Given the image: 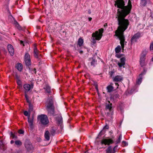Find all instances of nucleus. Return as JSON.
<instances>
[{
  "instance_id": "23",
  "label": "nucleus",
  "mask_w": 153,
  "mask_h": 153,
  "mask_svg": "<svg viewBox=\"0 0 153 153\" xmlns=\"http://www.w3.org/2000/svg\"><path fill=\"white\" fill-rule=\"evenodd\" d=\"M16 68L19 71H21L22 69V65L21 63H18L16 66Z\"/></svg>"
},
{
  "instance_id": "8",
  "label": "nucleus",
  "mask_w": 153,
  "mask_h": 153,
  "mask_svg": "<svg viewBox=\"0 0 153 153\" xmlns=\"http://www.w3.org/2000/svg\"><path fill=\"white\" fill-rule=\"evenodd\" d=\"M114 141L111 139H103L101 140V143L105 145H109L114 143Z\"/></svg>"
},
{
  "instance_id": "17",
  "label": "nucleus",
  "mask_w": 153,
  "mask_h": 153,
  "mask_svg": "<svg viewBox=\"0 0 153 153\" xmlns=\"http://www.w3.org/2000/svg\"><path fill=\"white\" fill-rule=\"evenodd\" d=\"M108 128L109 126L107 125H105L103 128V129L102 131H101L100 132L99 134H98V137H101L102 133H103V134H104V133L105 132V129H108Z\"/></svg>"
},
{
  "instance_id": "60",
  "label": "nucleus",
  "mask_w": 153,
  "mask_h": 153,
  "mask_svg": "<svg viewBox=\"0 0 153 153\" xmlns=\"http://www.w3.org/2000/svg\"><path fill=\"white\" fill-rule=\"evenodd\" d=\"M108 102L109 103H110V102L109 101H108Z\"/></svg>"
},
{
  "instance_id": "29",
  "label": "nucleus",
  "mask_w": 153,
  "mask_h": 153,
  "mask_svg": "<svg viewBox=\"0 0 153 153\" xmlns=\"http://www.w3.org/2000/svg\"><path fill=\"white\" fill-rule=\"evenodd\" d=\"M46 91L48 93L51 92V88L49 85H46V87L44 88Z\"/></svg>"
},
{
  "instance_id": "5",
  "label": "nucleus",
  "mask_w": 153,
  "mask_h": 153,
  "mask_svg": "<svg viewBox=\"0 0 153 153\" xmlns=\"http://www.w3.org/2000/svg\"><path fill=\"white\" fill-rule=\"evenodd\" d=\"M146 53V51H143L141 55L140 62V65L141 67H143L146 65L145 60Z\"/></svg>"
},
{
  "instance_id": "36",
  "label": "nucleus",
  "mask_w": 153,
  "mask_h": 153,
  "mask_svg": "<svg viewBox=\"0 0 153 153\" xmlns=\"http://www.w3.org/2000/svg\"><path fill=\"white\" fill-rule=\"evenodd\" d=\"M142 2L141 3V5L143 6H144L146 4V0H141Z\"/></svg>"
},
{
  "instance_id": "48",
  "label": "nucleus",
  "mask_w": 153,
  "mask_h": 153,
  "mask_svg": "<svg viewBox=\"0 0 153 153\" xmlns=\"http://www.w3.org/2000/svg\"><path fill=\"white\" fill-rule=\"evenodd\" d=\"M146 70L144 68L143 69V71L142 73L143 74V75L144 74H145L146 73Z\"/></svg>"
},
{
  "instance_id": "64",
  "label": "nucleus",
  "mask_w": 153,
  "mask_h": 153,
  "mask_svg": "<svg viewBox=\"0 0 153 153\" xmlns=\"http://www.w3.org/2000/svg\"><path fill=\"white\" fill-rule=\"evenodd\" d=\"M66 153V152H65V153Z\"/></svg>"
},
{
  "instance_id": "20",
  "label": "nucleus",
  "mask_w": 153,
  "mask_h": 153,
  "mask_svg": "<svg viewBox=\"0 0 153 153\" xmlns=\"http://www.w3.org/2000/svg\"><path fill=\"white\" fill-rule=\"evenodd\" d=\"M112 104L111 103L110 104H106L105 108V110L107 111V110L108 109L109 111H111L112 108Z\"/></svg>"
},
{
  "instance_id": "58",
  "label": "nucleus",
  "mask_w": 153,
  "mask_h": 153,
  "mask_svg": "<svg viewBox=\"0 0 153 153\" xmlns=\"http://www.w3.org/2000/svg\"><path fill=\"white\" fill-rule=\"evenodd\" d=\"M85 153H88V152L87 151H86V152H85Z\"/></svg>"
},
{
  "instance_id": "37",
  "label": "nucleus",
  "mask_w": 153,
  "mask_h": 153,
  "mask_svg": "<svg viewBox=\"0 0 153 153\" xmlns=\"http://www.w3.org/2000/svg\"><path fill=\"white\" fill-rule=\"evenodd\" d=\"M10 136L12 137L13 138H14L15 139H17V137L16 136L14 135L12 132H10Z\"/></svg>"
},
{
  "instance_id": "33",
  "label": "nucleus",
  "mask_w": 153,
  "mask_h": 153,
  "mask_svg": "<svg viewBox=\"0 0 153 153\" xmlns=\"http://www.w3.org/2000/svg\"><path fill=\"white\" fill-rule=\"evenodd\" d=\"M30 59V56L28 53H26L25 56V60Z\"/></svg>"
},
{
  "instance_id": "50",
  "label": "nucleus",
  "mask_w": 153,
  "mask_h": 153,
  "mask_svg": "<svg viewBox=\"0 0 153 153\" xmlns=\"http://www.w3.org/2000/svg\"><path fill=\"white\" fill-rule=\"evenodd\" d=\"M20 44H23V45L24 46V44H23V41H20Z\"/></svg>"
},
{
  "instance_id": "41",
  "label": "nucleus",
  "mask_w": 153,
  "mask_h": 153,
  "mask_svg": "<svg viewBox=\"0 0 153 153\" xmlns=\"http://www.w3.org/2000/svg\"><path fill=\"white\" fill-rule=\"evenodd\" d=\"M114 72L113 71H111L109 72V73L110 75V77H112L113 76V75Z\"/></svg>"
},
{
  "instance_id": "19",
  "label": "nucleus",
  "mask_w": 153,
  "mask_h": 153,
  "mask_svg": "<svg viewBox=\"0 0 153 153\" xmlns=\"http://www.w3.org/2000/svg\"><path fill=\"white\" fill-rule=\"evenodd\" d=\"M28 111L30 113H31L32 112H33V113H34V112L33 111V105L31 103L29 104Z\"/></svg>"
},
{
  "instance_id": "54",
  "label": "nucleus",
  "mask_w": 153,
  "mask_h": 153,
  "mask_svg": "<svg viewBox=\"0 0 153 153\" xmlns=\"http://www.w3.org/2000/svg\"><path fill=\"white\" fill-rule=\"evenodd\" d=\"M36 69L35 68H34V69L33 70V71H34V72L35 73H36Z\"/></svg>"
},
{
  "instance_id": "34",
  "label": "nucleus",
  "mask_w": 153,
  "mask_h": 153,
  "mask_svg": "<svg viewBox=\"0 0 153 153\" xmlns=\"http://www.w3.org/2000/svg\"><path fill=\"white\" fill-rule=\"evenodd\" d=\"M15 144L17 145L21 146L22 145V142L20 140H17L15 141Z\"/></svg>"
},
{
  "instance_id": "59",
  "label": "nucleus",
  "mask_w": 153,
  "mask_h": 153,
  "mask_svg": "<svg viewBox=\"0 0 153 153\" xmlns=\"http://www.w3.org/2000/svg\"><path fill=\"white\" fill-rule=\"evenodd\" d=\"M115 84L116 85L117 84V86H118V84L117 83H115Z\"/></svg>"
},
{
  "instance_id": "11",
  "label": "nucleus",
  "mask_w": 153,
  "mask_h": 153,
  "mask_svg": "<svg viewBox=\"0 0 153 153\" xmlns=\"http://www.w3.org/2000/svg\"><path fill=\"white\" fill-rule=\"evenodd\" d=\"M125 60L126 59L125 57H122L120 59V62H118L117 64L120 68L123 67L124 68V65L125 64Z\"/></svg>"
},
{
  "instance_id": "31",
  "label": "nucleus",
  "mask_w": 153,
  "mask_h": 153,
  "mask_svg": "<svg viewBox=\"0 0 153 153\" xmlns=\"http://www.w3.org/2000/svg\"><path fill=\"white\" fill-rule=\"evenodd\" d=\"M120 97L119 95L117 93H116L114 94L113 96H111V98H113V99H115L117 98H119Z\"/></svg>"
},
{
  "instance_id": "39",
  "label": "nucleus",
  "mask_w": 153,
  "mask_h": 153,
  "mask_svg": "<svg viewBox=\"0 0 153 153\" xmlns=\"http://www.w3.org/2000/svg\"><path fill=\"white\" fill-rule=\"evenodd\" d=\"M110 112L109 111V112H107L105 113L106 116L107 117H109L111 116V115Z\"/></svg>"
},
{
  "instance_id": "15",
  "label": "nucleus",
  "mask_w": 153,
  "mask_h": 153,
  "mask_svg": "<svg viewBox=\"0 0 153 153\" xmlns=\"http://www.w3.org/2000/svg\"><path fill=\"white\" fill-rule=\"evenodd\" d=\"M25 61L26 68L30 70V66L31 65L30 59L25 60Z\"/></svg>"
},
{
  "instance_id": "24",
  "label": "nucleus",
  "mask_w": 153,
  "mask_h": 153,
  "mask_svg": "<svg viewBox=\"0 0 153 153\" xmlns=\"http://www.w3.org/2000/svg\"><path fill=\"white\" fill-rule=\"evenodd\" d=\"M56 120L59 124H61L62 123V117L61 116H59L56 118Z\"/></svg>"
},
{
  "instance_id": "32",
  "label": "nucleus",
  "mask_w": 153,
  "mask_h": 153,
  "mask_svg": "<svg viewBox=\"0 0 153 153\" xmlns=\"http://www.w3.org/2000/svg\"><path fill=\"white\" fill-rule=\"evenodd\" d=\"M30 113L29 112H28L27 111H25L24 112V114L25 116L27 117V118L30 116Z\"/></svg>"
},
{
  "instance_id": "10",
  "label": "nucleus",
  "mask_w": 153,
  "mask_h": 153,
  "mask_svg": "<svg viewBox=\"0 0 153 153\" xmlns=\"http://www.w3.org/2000/svg\"><path fill=\"white\" fill-rule=\"evenodd\" d=\"M12 18L13 20L14 21L13 23L16 26V27L19 30H23L24 29V27H21L20 25H19L18 22L15 20V19L13 17L11 16H10V18Z\"/></svg>"
},
{
  "instance_id": "9",
  "label": "nucleus",
  "mask_w": 153,
  "mask_h": 153,
  "mask_svg": "<svg viewBox=\"0 0 153 153\" xmlns=\"http://www.w3.org/2000/svg\"><path fill=\"white\" fill-rule=\"evenodd\" d=\"M25 148L28 151H30L33 149V147L31 143L28 140L25 141Z\"/></svg>"
},
{
  "instance_id": "26",
  "label": "nucleus",
  "mask_w": 153,
  "mask_h": 153,
  "mask_svg": "<svg viewBox=\"0 0 153 153\" xmlns=\"http://www.w3.org/2000/svg\"><path fill=\"white\" fill-rule=\"evenodd\" d=\"M121 47L120 45H118L115 49V51L116 53H119L121 50Z\"/></svg>"
},
{
  "instance_id": "1",
  "label": "nucleus",
  "mask_w": 153,
  "mask_h": 153,
  "mask_svg": "<svg viewBox=\"0 0 153 153\" xmlns=\"http://www.w3.org/2000/svg\"><path fill=\"white\" fill-rule=\"evenodd\" d=\"M125 2L123 0H116L115 1L114 5L119 8L117 10V16L118 21L117 29L115 31V36H117L120 40V44L123 50H124L125 45H126L127 42L125 41V37L124 35V32L127 28L129 25L128 19H125V17L130 12L132 5L130 0H129L128 5L125 6Z\"/></svg>"
},
{
  "instance_id": "35",
  "label": "nucleus",
  "mask_w": 153,
  "mask_h": 153,
  "mask_svg": "<svg viewBox=\"0 0 153 153\" xmlns=\"http://www.w3.org/2000/svg\"><path fill=\"white\" fill-rule=\"evenodd\" d=\"M122 135L120 134L119 137L118 139L116 141V144H118L120 143L122 139Z\"/></svg>"
},
{
  "instance_id": "13",
  "label": "nucleus",
  "mask_w": 153,
  "mask_h": 153,
  "mask_svg": "<svg viewBox=\"0 0 153 153\" xmlns=\"http://www.w3.org/2000/svg\"><path fill=\"white\" fill-rule=\"evenodd\" d=\"M34 57L37 59H38L39 57L40 56L39 52L37 50L36 46H35L34 48Z\"/></svg>"
},
{
  "instance_id": "45",
  "label": "nucleus",
  "mask_w": 153,
  "mask_h": 153,
  "mask_svg": "<svg viewBox=\"0 0 153 153\" xmlns=\"http://www.w3.org/2000/svg\"><path fill=\"white\" fill-rule=\"evenodd\" d=\"M123 55L122 54H116V56L118 58H120L122 57V56H123Z\"/></svg>"
},
{
  "instance_id": "28",
  "label": "nucleus",
  "mask_w": 153,
  "mask_h": 153,
  "mask_svg": "<svg viewBox=\"0 0 153 153\" xmlns=\"http://www.w3.org/2000/svg\"><path fill=\"white\" fill-rule=\"evenodd\" d=\"M92 61L91 63V65L93 66H95V65L97 64V61L94 58H92Z\"/></svg>"
},
{
  "instance_id": "4",
  "label": "nucleus",
  "mask_w": 153,
  "mask_h": 153,
  "mask_svg": "<svg viewBox=\"0 0 153 153\" xmlns=\"http://www.w3.org/2000/svg\"><path fill=\"white\" fill-rule=\"evenodd\" d=\"M37 119L40 120V122L43 125H46L49 122L47 116L46 115L42 114L38 116Z\"/></svg>"
},
{
  "instance_id": "53",
  "label": "nucleus",
  "mask_w": 153,
  "mask_h": 153,
  "mask_svg": "<svg viewBox=\"0 0 153 153\" xmlns=\"http://www.w3.org/2000/svg\"><path fill=\"white\" fill-rule=\"evenodd\" d=\"M83 53V51H79V53L81 54H82Z\"/></svg>"
},
{
  "instance_id": "47",
  "label": "nucleus",
  "mask_w": 153,
  "mask_h": 153,
  "mask_svg": "<svg viewBox=\"0 0 153 153\" xmlns=\"http://www.w3.org/2000/svg\"><path fill=\"white\" fill-rule=\"evenodd\" d=\"M15 78L17 80H20L19 76L17 74H16L15 75Z\"/></svg>"
},
{
  "instance_id": "18",
  "label": "nucleus",
  "mask_w": 153,
  "mask_h": 153,
  "mask_svg": "<svg viewBox=\"0 0 153 153\" xmlns=\"http://www.w3.org/2000/svg\"><path fill=\"white\" fill-rule=\"evenodd\" d=\"M50 132L48 131H45V137L46 140L48 141L50 140Z\"/></svg>"
},
{
  "instance_id": "46",
  "label": "nucleus",
  "mask_w": 153,
  "mask_h": 153,
  "mask_svg": "<svg viewBox=\"0 0 153 153\" xmlns=\"http://www.w3.org/2000/svg\"><path fill=\"white\" fill-rule=\"evenodd\" d=\"M25 95L26 99H28V96L27 95V93H26V91H25Z\"/></svg>"
},
{
  "instance_id": "44",
  "label": "nucleus",
  "mask_w": 153,
  "mask_h": 153,
  "mask_svg": "<svg viewBox=\"0 0 153 153\" xmlns=\"http://www.w3.org/2000/svg\"><path fill=\"white\" fill-rule=\"evenodd\" d=\"M24 132V131L22 130H19L18 131V133L20 134H23Z\"/></svg>"
},
{
  "instance_id": "49",
  "label": "nucleus",
  "mask_w": 153,
  "mask_h": 153,
  "mask_svg": "<svg viewBox=\"0 0 153 153\" xmlns=\"http://www.w3.org/2000/svg\"><path fill=\"white\" fill-rule=\"evenodd\" d=\"M26 100L27 102H28L29 103V104L30 103H31V102H30V100L28 99H26Z\"/></svg>"
},
{
  "instance_id": "43",
  "label": "nucleus",
  "mask_w": 153,
  "mask_h": 153,
  "mask_svg": "<svg viewBox=\"0 0 153 153\" xmlns=\"http://www.w3.org/2000/svg\"><path fill=\"white\" fill-rule=\"evenodd\" d=\"M122 145L124 146L128 145L127 143L126 142V141H123L122 142Z\"/></svg>"
},
{
  "instance_id": "6",
  "label": "nucleus",
  "mask_w": 153,
  "mask_h": 153,
  "mask_svg": "<svg viewBox=\"0 0 153 153\" xmlns=\"http://www.w3.org/2000/svg\"><path fill=\"white\" fill-rule=\"evenodd\" d=\"M34 114L35 113H33L31 115V118H30V116L28 118V122L29 124L30 127L31 129H33V122Z\"/></svg>"
},
{
  "instance_id": "12",
  "label": "nucleus",
  "mask_w": 153,
  "mask_h": 153,
  "mask_svg": "<svg viewBox=\"0 0 153 153\" xmlns=\"http://www.w3.org/2000/svg\"><path fill=\"white\" fill-rule=\"evenodd\" d=\"M8 51L11 55L13 56L14 54V50L13 46L10 44H9L7 46Z\"/></svg>"
},
{
  "instance_id": "7",
  "label": "nucleus",
  "mask_w": 153,
  "mask_h": 153,
  "mask_svg": "<svg viewBox=\"0 0 153 153\" xmlns=\"http://www.w3.org/2000/svg\"><path fill=\"white\" fill-rule=\"evenodd\" d=\"M140 37V34L139 33H137L135 34L131 38V44L136 42L137 39Z\"/></svg>"
},
{
  "instance_id": "62",
  "label": "nucleus",
  "mask_w": 153,
  "mask_h": 153,
  "mask_svg": "<svg viewBox=\"0 0 153 153\" xmlns=\"http://www.w3.org/2000/svg\"><path fill=\"white\" fill-rule=\"evenodd\" d=\"M52 1H53L54 0H51Z\"/></svg>"
},
{
  "instance_id": "30",
  "label": "nucleus",
  "mask_w": 153,
  "mask_h": 153,
  "mask_svg": "<svg viewBox=\"0 0 153 153\" xmlns=\"http://www.w3.org/2000/svg\"><path fill=\"white\" fill-rule=\"evenodd\" d=\"M22 82L20 79L17 80V83L19 85V88H20L22 87Z\"/></svg>"
},
{
  "instance_id": "63",
  "label": "nucleus",
  "mask_w": 153,
  "mask_h": 153,
  "mask_svg": "<svg viewBox=\"0 0 153 153\" xmlns=\"http://www.w3.org/2000/svg\"><path fill=\"white\" fill-rule=\"evenodd\" d=\"M44 2H45V0H44Z\"/></svg>"
},
{
  "instance_id": "14",
  "label": "nucleus",
  "mask_w": 153,
  "mask_h": 153,
  "mask_svg": "<svg viewBox=\"0 0 153 153\" xmlns=\"http://www.w3.org/2000/svg\"><path fill=\"white\" fill-rule=\"evenodd\" d=\"M113 80L115 82H120L123 79L122 77L120 76H117L115 77H113Z\"/></svg>"
},
{
  "instance_id": "16",
  "label": "nucleus",
  "mask_w": 153,
  "mask_h": 153,
  "mask_svg": "<svg viewBox=\"0 0 153 153\" xmlns=\"http://www.w3.org/2000/svg\"><path fill=\"white\" fill-rule=\"evenodd\" d=\"M24 88L25 89V91H26V93L29 91L30 89V85L28 84H25L24 85Z\"/></svg>"
},
{
  "instance_id": "25",
  "label": "nucleus",
  "mask_w": 153,
  "mask_h": 153,
  "mask_svg": "<svg viewBox=\"0 0 153 153\" xmlns=\"http://www.w3.org/2000/svg\"><path fill=\"white\" fill-rule=\"evenodd\" d=\"M114 88L111 85H109L107 87V89L108 90V92H110L113 90Z\"/></svg>"
},
{
  "instance_id": "27",
  "label": "nucleus",
  "mask_w": 153,
  "mask_h": 153,
  "mask_svg": "<svg viewBox=\"0 0 153 153\" xmlns=\"http://www.w3.org/2000/svg\"><path fill=\"white\" fill-rule=\"evenodd\" d=\"M106 153H111L112 152V149L111 146H109L106 150Z\"/></svg>"
},
{
  "instance_id": "55",
  "label": "nucleus",
  "mask_w": 153,
  "mask_h": 153,
  "mask_svg": "<svg viewBox=\"0 0 153 153\" xmlns=\"http://www.w3.org/2000/svg\"><path fill=\"white\" fill-rule=\"evenodd\" d=\"M88 19L89 21H91L92 20V18L91 17L89 18Z\"/></svg>"
},
{
  "instance_id": "61",
  "label": "nucleus",
  "mask_w": 153,
  "mask_h": 153,
  "mask_svg": "<svg viewBox=\"0 0 153 153\" xmlns=\"http://www.w3.org/2000/svg\"><path fill=\"white\" fill-rule=\"evenodd\" d=\"M152 61H153V57L152 58Z\"/></svg>"
},
{
  "instance_id": "52",
  "label": "nucleus",
  "mask_w": 153,
  "mask_h": 153,
  "mask_svg": "<svg viewBox=\"0 0 153 153\" xmlns=\"http://www.w3.org/2000/svg\"><path fill=\"white\" fill-rule=\"evenodd\" d=\"M107 23H105L104 25V27H107Z\"/></svg>"
},
{
  "instance_id": "42",
  "label": "nucleus",
  "mask_w": 153,
  "mask_h": 153,
  "mask_svg": "<svg viewBox=\"0 0 153 153\" xmlns=\"http://www.w3.org/2000/svg\"><path fill=\"white\" fill-rule=\"evenodd\" d=\"M150 48V50L153 51V42L151 44Z\"/></svg>"
},
{
  "instance_id": "51",
  "label": "nucleus",
  "mask_w": 153,
  "mask_h": 153,
  "mask_svg": "<svg viewBox=\"0 0 153 153\" xmlns=\"http://www.w3.org/2000/svg\"><path fill=\"white\" fill-rule=\"evenodd\" d=\"M14 143V141L13 140H11L10 141V143L11 144H13Z\"/></svg>"
},
{
  "instance_id": "57",
  "label": "nucleus",
  "mask_w": 153,
  "mask_h": 153,
  "mask_svg": "<svg viewBox=\"0 0 153 153\" xmlns=\"http://www.w3.org/2000/svg\"><path fill=\"white\" fill-rule=\"evenodd\" d=\"M88 13L89 14H90L91 13V11L90 10H89L88 11Z\"/></svg>"
},
{
  "instance_id": "40",
  "label": "nucleus",
  "mask_w": 153,
  "mask_h": 153,
  "mask_svg": "<svg viewBox=\"0 0 153 153\" xmlns=\"http://www.w3.org/2000/svg\"><path fill=\"white\" fill-rule=\"evenodd\" d=\"M117 145H116L113 148V152L112 153H115L116 152V150L117 147Z\"/></svg>"
},
{
  "instance_id": "56",
  "label": "nucleus",
  "mask_w": 153,
  "mask_h": 153,
  "mask_svg": "<svg viewBox=\"0 0 153 153\" xmlns=\"http://www.w3.org/2000/svg\"><path fill=\"white\" fill-rule=\"evenodd\" d=\"M96 88L97 90L98 91V88H97V86H96Z\"/></svg>"
},
{
  "instance_id": "22",
  "label": "nucleus",
  "mask_w": 153,
  "mask_h": 153,
  "mask_svg": "<svg viewBox=\"0 0 153 153\" xmlns=\"http://www.w3.org/2000/svg\"><path fill=\"white\" fill-rule=\"evenodd\" d=\"M83 40L82 38H80L78 41V45L79 46H81L83 43Z\"/></svg>"
},
{
  "instance_id": "3",
  "label": "nucleus",
  "mask_w": 153,
  "mask_h": 153,
  "mask_svg": "<svg viewBox=\"0 0 153 153\" xmlns=\"http://www.w3.org/2000/svg\"><path fill=\"white\" fill-rule=\"evenodd\" d=\"M98 31H96L95 33H93L92 34V37L91 38V42L92 45H96V40H99L101 39L102 36V33L103 31V29L101 28Z\"/></svg>"
},
{
  "instance_id": "21",
  "label": "nucleus",
  "mask_w": 153,
  "mask_h": 153,
  "mask_svg": "<svg viewBox=\"0 0 153 153\" xmlns=\"http://www.w3.org/2000/svg\"><path fill=\"white\" fill-rule=\"evenodd\" d=\"M143 74H140L139 76V78L138 79L137 81V83L139 85L141 82L142 79Z\"/></svg>"
},
{
  "instance_id": "38",
  "label": "nucleus",
  "mask_w": 153,
  "mask_h": 153,
  "mask_svg": "<svg viewBox=\"0 0 153 153\" xmlns=\"http://www.w3.org/2000/svg\"><path fill=\"white\" fill-rule=\"evenodd\" d=\"M50 132L51 134L53 136L54 135L55 133V131L54 129H53V128H52L51 129Z\"/></svg>"
},
{
  "instance_id": "2",
  "label": "nucleus",
  "mask_w": 153,
  "mask_h": 153,
  "mask_svg": "<svg viewBox=\"0 0 153 153\" xmlns=\"http://www.w3.org/2000/svg\"><path fill=\"white\" fill-rule=\"evenodd\" d=\"M46 108L49 116L54 115L55 107L54 105V98L52 96H48L45 104Z\"/></svg>"
}]
</instances>
